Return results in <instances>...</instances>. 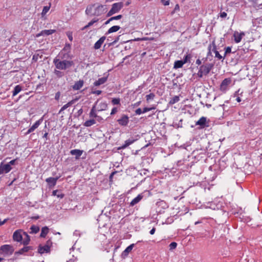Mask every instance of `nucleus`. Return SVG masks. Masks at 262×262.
Instances as JSON below:
<instances>
[{
    "mask_svg": "<svg viewBox=\"0 0 262 262\" xmlns=\"http://www.w3.org/2000/svg\"><path fill=\"white\" fill-rule=\"evenodd\" d=\"M83 83V81L81 80L77 81L73 86V89L75 90H80L82 87Z\"/></svg>",
    "mask_w": 262,
    "mask_h": 262,
    "instance_id": "nucleus-21",
    "label": "nucleus"
},
{
    "mask_svg": "<svg viewBox=\"0 0 262 262\" xmlns=\"http://www.w3.org/2000/svg\"><path fill=\"white\" fill-rule=\"evenodd\" d=\"M71 48V45L70 44H66L65 47L64 48L63 50H67L70 49Z\"/></svg>",
    "mask_w": 262,
    "mask_h": 262,
    "instance_id": "nucleus-58",
    "label": "nucleus"
},
{
    "mask_svg": "<svg viewBox=\"0 0 262 262\" xmlns=\"http://www.w3.org/2000/svg\"><path fill=\"white\" fill-rule=\"evenodd\" d=\"M183 63L182 60H177L174 62L173 68L174 69H179L183 67Z\"/></svg>",
    "mask_w": 262,
    "mask_h": 262,
    "instance_id": "nucleus-29",
    "label": "nucleus"
},
{
    "mask_svg": "<svg viewBox=\"0 0 262 262\" xmlns=\"http://www.w3.org/2000/svg\"><path fill=\"white\" fill-rule=\"evenodd\" d=\"M192 57V56L190 54H187L186 56H185L183 60H182L183 63L185 64L187 62L190 61V59Z\"/></svg>",
    "mask_w": 262,
    "mask_h": 262,
    "instance_id": "nucleus-35",
    "label": "nucleus"
},
{
    "mask_svg": "<svg viewBox=\"0 0 262 262\" xmlns=\"http://www.w3.org/2000/svg\"><path fill=\"white\" fill-rule=\"evenodd\" d=\"M52 245V242L51 240L49 239L48 241H47L45 245L48 246V247H49V248L50 249Z\"/></svg>",
    "mask_w": 262,
    "mask_h": 262,
    "instance_id": "nucleus-47",
    "label": "nucleus"
},
{
    "mask_svg": "<svg viewBox=\"0 0 262 262\" xmlns=\"http://www.w3.org/2000/svg\"><path fill=\"white\" fill-rule=\"evenodd\" d=\"M13 247L10 245H4L0 247V254L11 255L14 252Z\"/></svg>",
    "mask_w": 262,
    "mask_h": 262,
    "instance_id": "nucleus-4",
    "label": "nucleus"
},
{
    "mask_svg": "<svg viewBox=\"0 0 262 262\" xmlns=\"http://www.w3.org/2000/svg\"><path fill=\"white\" fill-rule=\"evenodd\" d=\"M122 17V15H118L117 16L111 17V20H118V19H121Z\"/></svg>",
    "mask_w": 262,
    "mask_h": 262,
    "instance_id": "nucleus-43",
    "label": "nucleus"
},
{
    "mask_svg": "<svg viewBox=\"0 0 262 262\" xmlns=\"http://www.w3.org/2000/svg\"><path fill=\"white\" fill-rule=\"evenodd\" d=\"M23 234L25 236V237L23 239L22 243L24 245L27 246L30 241V237L26 232H24Z\"/></svg>",
    "mask_w": 262,
    "mask_h": 262,
    "instance_id": "nucleus-24",
    "label": "nucleus"
},
{
    "mask_svg": "<svg viewBox=\"0 0 262 262\" xmlns=\"http://www.w3.org/2000/svg\"><path fill=\"white\" fill-rule=\"evenodd\" d=\"M151 109H152L151 108H149V107H144L142 111V112H143V113H144L148 111H150Z\"/></svg>",
    "mask_w": 262,
    "mask_h": 262,
    "instance_id": "nucleus-53",
    "label": "nucleus"
},
{
    "mask_svg": "<svg viewBox=\"0 0 262 262\" xmlns=\"http://www.w3.org/2000/svg\"><path fill=\"white\" fill-rule=\"evenodd\" d=\"M33 248L31 246H25L24 248L20 249L19 251L15 252V254H22L25 252H28L30 250H32Z\"/></svg>",
    "mask_w": 262,
    "mask_h": 262,
    "instance_id": "nucleus-22",
    "label": "nucleus"
},
{
    "mask_svg": "<svg viewBox=\"0 0 262 262\" xmlns=\"http://www.w3.org/2000/svg\"><path fill=\"white\" fill-rule=\"evenodd\" d=\"M143 198L142 194H139L136 198L134 199L130 203V206H134L135 205L139 203Z\"/></svg>",
    "mask_w": 262,
    "mask_h": 262,
    "instance_id": "nucleus-20",
    "label": "nucleus"
},
{
    "mask_svg": "<svg viewBox=\"0 0 262 262\" xmlns=\"http://www.w3.org/2000/svg\"><path fill=\"white\" fill-rule=\"evenodd\" d=\"M55 32V30H45L41 31L39 33L36 34V37H39L40 36H48L52 34Z\"/></svg>",
    "mask_w": 262,
    "mask_h": 262,
    "instance_id": "nucleus-9",
    "label": "nucleus"
},
{
    "mask_svg": "<svg viewBox=\"0 0 262 262\" xmlns=\"http://www.w3.org/2000/svg\"><path fill=\"white\" fill-rule=\"evenodd\" d=\"M117 121L120 125L126 126L129 122V118L127 115H124Z\"/></svg>",
    "mask_w": 262,
    "mask_h": 262,
    "instance_id": "nucleus-7",
    "label": "nucleus"
},
{
    "mask_svg": "<svg viewBox=\"0 0 262 262\" xmlns=\"http://www.w3.org/2000/svg\"><path fill=\"white\" fill-rule=\"evenodd\" d=\"M49 228L48 227L45 226L42 228L40 236L41 237H45L49 232Z\"/></svg>",
    "mask_w": 262,
    "mask_h": 262,
    "instance_id": "nucleus-26",
    "label": "nucleus"
},
{
    "mask_svg": "<svg viewBox=\"0 0 262 262\" xmlns=\"http://www.w3.org/2000/svg\"><path fill=\"white\" fill-rule=\"evenodd\" d=\"M120 29V26H114L112 27L111 28H110L108 29V30L107 31V32L105 34L107 35V34H110V33H113V32H117Z\"/></svg>",
    "mask_w": 262,
    "mask_h": 262,
    "instance_id": "nucleus-27",
    "label": "nucleus"
},
{
    "mask_svg": "<svg viewBox=\"0 0 262 262\" xmlns=\"http://www.w3.org/2000/svg\"><path fill=\"white\" fill-rule=\"evenodd\" d=\"M116 13V12H115V11H114V10L111 8V9L109 11V12L107 13L106 16L107 17H109V16H112L113 14Z\"/></svg>",
    "mask_w": 262,
    "mask_h": 262,
    "instance_id": "nucleus-45",
    "label": "nucleus"
},
{
    "mask_svg": "<svg viewBox=\"0 0 262 262\" xmlns=\"http://www.w3.org/2000/svg\"><path fill=\"white\" fill-rule=\"evenodd\" d=\"M213 65L212 63H207L200 66L198 76L202 78L203 75H207L212 69Z\"/></svg>",
    "mask_w": 262,
    "mask_h": 262,
    "instance_id": "nucleus-3",
    "label": "nucleus"
},
{
    "mask_svg": "<svg viewBox=\"0 0 262 262\" xmlns=\"http://www.w3.org/2000/svg\"><path fill=\"white\" fill-rule=\"evenodd\" d=\"M30 233H37L39 231V227L35 225H32L30 228Z\"/></svg>",
    "mask_w": 262,
    "mask_h": 262,
    "instance_id": "nucleus-33",
    "label": "nucleus"
},
{
    "mask_svg": "<svg viewBox=\"0 0 262 262\" xmlns=\"http://www.w3.org/2000/svg\"><path fill=\"white\" fill-rule=\"evenodd\" d=\"M212 47V43L209 45V46H208V52L207 53V56H209V55H211V51L212 50L211 49Z\"/></svg>",
    "mask_w": 262,
    "mask_h": 262,
    "instance_id": "nucleus-46",
    "label": "nucleus"
},
{
    "mask_svg": "<svg viewBox=\"0 0 262 262\" xmlns=\"http://www.w3.org/2000/svg\"><path fill=\"white\" fill-rule=\"evenodd\" d=\"M135 141V140H134V139H129L126 140L125 142V144L124 145H123L122 146H121V147H120L118 149H124L126 147H127V146H128L129 145H130V144H132L133 143H134Z\"/></svg>",
    "mask_w": 262,
    "mask_h": 262,
    "instance_id": "nucleus-23",
    "label": "nucleus"
},
{
    "mask_svg": "<svg viewBox=\"0 0 262 262\" xmlns=\"http://www.w3.org/2000/svg\"><path fill=\"white\" fill-rule=\"evenodd\" d=\"M120 101L119 98H113L112 100V103L114 105H117L120 104Z\"/></svg>",
    "mask_w": 262,
    "mask_h": 262,
    "instance_id": "nucleus-40",
    "label": "nucleus"
},
{
    "mask_svg": "<svg viewBox=\"0 0 262 262\" xmlns=\"http://www.w3.org/2000/svg\"><path fill=\"white\" fill-rule=\"evenodd\" d=\"M12 169L10 164H4L1 163L0 164V174L9 172Z\"/></svg>",
    "mask_w": 262,
    "mask_h": 262,
    "instance_id": "nucleus-5",
    "label": "nucleus"
},
{
    "mask_svg": "<svg viewBox=\"0 0 262 262\" xmlns=\"http://www.w3.org/2000/svg\"><path fill=\"white\" fill-rule=\"evenodd\" d=\"M92 93L93 94H97L98 95H100L101 94L102 91L100 90H96V91H93Z\"/></svg>",
    "mask_w": 262,
    "mask_h": 262,
    "instance_id": "nucleus-56",
    "label": "nucleus"
},
{
    "mask_svg": "<svg viewBox=\"0 0 262 262\" xmlns=\"http://www.w3.org/2000/svg\"><path fill=\"white\" fill-rule=\"evenodd\" d=\"M53 63L56 68L59 70H66L73 65V61L61 60L59 56L56 57L53 60Z\"/></svg>",
    "mask_w": 262,
    "mask_h": 262,
    "instance_id": "nucleus-2",
    "label": "nucleus"
},
{
    "mask_svg": "<svg viewBox=\"0 0 262 262\" xmlns=\"http://www.w3.org/2000/svg\"><path fill=\"white\" fill-rule=\"evenodd\" d=\"M75 102V100H71V101L69 102L68 103H67L66 104L64 105L60 109V110L59 111V113H61V112L63 111L64 110H65L66 109H67L68 107H70V106H71Z\"/></svg>",
    "mask_w": 262,
    "mask_h": 262,
    "instance_id": "nucleus-28",
    "label": "nucleus"
},
{
    "mask_svg": "<svg viewBox=\"0 0 262 262\" xmlns=\"http://www.w3.org/2000/svg\"><path fill=\"white\" fill-rule=\"evenodd\" d=\"M83 152L82 150L80 149H73L70 151V154L72 155L75 156V158L78 159L79 157L82 155Z\"/></svg>",
    "mask_w": 262,
    "mask_h": 262,
    "instance_id": "nucleus-15",
    "label": "nucleus"
},
{
    "mask_svg": "<svg viewBox=\"0 0 262 262\" xmlns=\"http://www.w3.org/2000/svg\"><path fill=\"white\" fill-rule=\"evenodd\" d=\"M96 123V121L92 119L89 120H87L84 123V125L86 127H89Z\"/></svg>",
    "mask_w": 262,
    "mask_h": 262,
    "instance_id": "nucleus-31",
    "label": "nucleus"
},
{
    "mask_svg": "<svg viewBox=\"0 0 262 262\" xmlns=\"http://www.w3.org/2000/svg\"><path fill=\"white\" fill-rule=\"evenodd\" d=\"M179 9H180V7H179V5H178V4H177V5L175 6V7H174V8L173 11L172 12V14H173V13H174V12H175L176 11L179 10Z\"/></svg>",
    "mask_w": 262,
    "mask_h": 262,
    "instance_id": "nucleus-54",
    "label": "nucleus"
},
{
    "mask_svg": "<svg viewBox=\"0 0 262 262\" xmlns=\"http://www.w3.org/2000/svg\"><path fill=\"white\" fill-rule=\"evenodd\" d=\"M135 112L137 115H140L143 113L142 111L140 108L137 109Z\"/></svg>",
    "mask_w": 262,
    "mask_h": 262,
    "instance_id": "nucleus-51",
    "label": "nucleus"
},
{
    "mask_svg": "<svg viewBox=\"0 0 262 262\" xmlns=\"http://www.w3.org/2000/svg\"><path fill=\"white\" fill-rule=\"evenodd\" d=\"M179 97L178 96H175L171 98V99L169 101V104H173L175 103L178 102L179 101Z\"/></svg>",
    "mask_w": 262,
    "mask_h": 262,
    "instance_id": "nucleus-36",
    "label": "nucleus"
},
{
    "mask_svg": "<svg viewBox=\"0 0 262 262\" xmlns=\"http://www.w3.org/2000/svg\"><path fill=\"white\" fill-rule=\"evenodd\" d=\"M16 160H17V159H14V160H11V161L10 162H9L8 164H10V166H11V165H15V163H16Z\"/></svg>",
    "mask_w": 262,
    "mask_h": 262,
    "instance_id": "nucleus-55",
    "label": "nucleus"
},
{
    "mask_svg": "<svg viewBox=\"0 0 262 262\" xmlns=\"http://www.w3.org/2000/svg\"><path fill=\"white\" fill-rule=\"evenodd\" d=\"M107 76L103 77L101 78H99V79H98V80H96L94 83V85L95 86H99L101 84L104 83L107 81Z\"/></svg>",
    "mask_w": 262,
    "mask_h": 262,
    "instance_id": "nucleus-19",
    "label": "nucleus"
},
{
    "mask_svg": "<svg viewBox=\"0 0 262 262\" xmlns=\"http://www.w3.org/2000/svg\"><path fill=\"white\" fill-rule=\"evenodd\" d=\"M112 20H111V18L108 19L105 22L104 24L105 25H107L108 24H109L111 21H112Z\"/></svg>",
    "mask_w": 262,
    "mask_h": 262,
    "instance_id": "nucleus-62",
    "label": "nucleus"
},
{
    "mask_svg": "<svg viewBox=\"0 0 262 262\" xmlns=\"http://www.w3.org/2000/svg\"><path fill=\"white\" fill-rule=\"evenodd\" d=\"M38 251L40 254H43L44 253H49L50 251V249L48 247V246H41L40 245L38 247Z\"/></svg>",
    "mask_w": 262,
    "mask_h": 262,
    "instance_id": "nucleus-16",
    "label": "nucleus"
},
{
    "mask_svg": "<svg viewBox=\"0 0 262 262\" xmlns=\"http://www.w3.org/2000/svg\"><path fill=\"white\" fill-rule=\"evenodd\" d=\"M106 12V6L100 5L96 7L93 5L88 7L85 13L88 15L99 16Z\"/></svg>",
    "mask_w": 262,
    "mask_h": 262,
    "instance_id": "nucleus-1",
    "label": "nucleus"
},
{
    "mask_svg": "<svg viewBox=\"0 0 262 262\" xmlns=\"http://www.w3.org/2000/svg\"><path fill=\"white\" fill-rule=\"evenodd\" d=\"M220 17L222 18H225L227 14L225 12H221L220 13Z\"/></svg>",
    "mask_w": 262,
    "mask_h": 262,
    "instance_id": "nucleus-48",
    "label": "nucleus"
},
{
    "mask_svg": "<svg viewBox=\"0 0 262 262\" xmlns=\"http://www.w3.org/2000/svg\"><path fill=\"white\" fill-rule=\"evenodd\" d=\"M155 97L154 93H150L146 96V101L148 102L150 100H153Z\"/></svg>",
    "mask_w": 262,
    "mask_h": 262,
    "instance_id": "nucleus-38",
    "label": "nucleus"
},
{
    "mask_svg": "<svg viewBox=\"0 0 262 262\" xmlns=\"http://www.w3.org/2000/svg\"><path fill=\"white\" fill-rule=\"evenodd\" d=\"M58 179V177L56 178H48L46 180V181L48 183V184L50 185V187L54 186L56 184L57 180Z\"/></svg>",
    "mask_w": 262,
    "mask_h": 262,
    "instance_id": "nucleus-11",
    "label": "nucleus"
},
{
    "mask_svg": "<svg viewBox=\"0 0 262 262\" xmlns=\"http://www.w3.org/2000/svg\"><path fill=\"white\" fill-rule=\"evenodd\" d=\"M134 246V244H131L125 249L121 254V256L123 258H125L128 255V253L133 249Z\"/></svg>",
    "mask_w": 262,
    "mask_h": 262,
    "instance_id": "nucleus-12",
    "label": "nucleus"
},
{
    "mask_svg": "<svg viewBox=\"0 0 262 262\" xmlns=\"http://www.w3.org/2000/svg\"><path fill=\"white\" fill-rule=\"evenodd\" d=\"M156 231V228L155 227L152 228V229L150 231V234L152 235L155 233Z\"/></svg>",
    "mask_w": 262,
    "mask_h": 262,
    "instance_id": "nucleus-59",
    "label": "nucleus"
},
{
    "mask_svg": "<svg viewBox=\"0 0 262 262\" xmlns=\"http://www.w3.org/2000/svg\"><path fill=\"white\" fill-rule=\"evenodd\" d=\"M206 122V118L202 117L196 122V124L200 125L202 127H204Z\"/></svg>",
    "mask_w": 262,
    "mask_h": 262,
    "instance_id": "nucleus-25",
    "label": "nucleus"
},
{
    "mask_svg": "<svg viewBox=\"0 0 262 262\" xmlns=\"http://www.w3.org/2000/svg\"><path fill=\"white\" fill-rule=\"evenodd\" d=\"M66 34L69 38V39L72 41L73 40V36H72V32L71 31H68L66 33Z\"/></svg>",
    "mask_w": 262,
    "mask_h": 262,
    "instance_id": "nucleus-41",
    "label": "nucleus"
},
{
    "mask_svg": "<svg viewBox=\"0 0 262 262\" xmlns=\"http://www.w3.org/2000/svg\"><path fill=\"white\" fill-rule=\"evenodd\" d=\"M177 244L176 242H172L169 245L170 250H172V249H175L177 247Z\"/></svg>",
    "mask_w": 262,
    "mask_h": 262,
    "instance_id": "nucleus-42",
    "label": "nucleus"
},
{
    "mask_svg": "<svg viewBox=\"0 0 262 262\" xmlns=\"http://www.w3.org/2000/svg\"><path fill=\"white\" fill-rule=\"evenodd\" d=\"M116 172H113L111 173V174L110 175V179H112L113 177V175L116 173Z\"/></svg>",
    "mask_w": 262,
    "mask_h": 262,
    "instance_id": "nucleus-64",
    "label": "nucleus"
},
{
    "mask_svg": "<svg viewBox=\"0 0 262 262\" xmlns=\"http://www.w3.org/2000/svg\"><path fill=\"white\" fill-rule=\"evenodd\" d=\"M60 96V93L59 92H58L55 94V99L58 101L59 99Z\"/></svg>",
    "mask_w": 262,
    "mask_h": 262,
    "instance_id": "nucleus-49",
    "label": "nucleus"
},
{
    "mask_svg": "<svg viewBox=\"0 0 262 262\" xmlns=\"http://www.w3.org/2000/svg\"><path fill=\"white\" fill-rule=\"evenodd\" d=\"M42 120L40 119L37 121L27 131L26 134H29L31 132H33L35 129H36L39 125H40Z\"/></svg>",
    "mask_w": 262,
    "mask_h": 262,
    "instance_id": "nucleus-13",
    "label": "nucleus"
},
{
    "mask_svg": "<svg viewBox=\"0 0 262 262\" xmlns=\"http://www.w3.org/2000/svg\"><path fill=\"white\" fill-rule=\"evenodd\" d=\"M119 36H118L113 42H112L110 43V45H114V44L116 43L119 40Z\"/></svg>",
    "mask_w": 262,
    "mask_h": 262,
    "instance_id": "nucleus-57",
    "label": "nucleus"
},
{
    "mask_svg": "<svg viewBox=\"0 0 262 262\" xmlns=\"http://www.w3.org/2000/svg\"><path fill=\"white\" fill-rule=\"evenodd\" d=\"M21 232V230H17L14 232L13 239L14 241L21 242L23 240V235Z\"/></svg>",
    "mask_w": 262,
    "mask_h": 262,
    "instance_id": "nucleus-6",
    "label": "nucleus"
},
{
    "mask_svg": "<svg viewBox=\"0 0 262 262\" xmlns=\"http://www.w3.org/2000/svg\"><path fill=\"white\" fill-rule=\"evenodd\" d=\"M231 52V48L229 47H227L225 49V52L224 54V56H225L227 54L230 53Z\"/></svg>",
    "mask_w": 262,
    "mask_h": 262,
    "instance_id": "nucleus-44",
    "label": "nucleus"
},
{
    "mask_svg": "<svg viewBox=\"0 0 262 262\" xmlns=\"http://www.w3.org/2000/svg\"><path fill=\"white\" fill-rule=\"evenodd\" d=\"M161 2L163 3V4L165 6H168L169 5V0L166 1V0H161Z\"/></svg>",
    "mask_w": 262,
    "mask_h": 262,
    "instance_id": "nucleus-50",
    "label": "nucleus"
},
{
    "mask_svg": "<svg viewBox=\"0 0 262 262\" xmlns=\"http://www.w3.org/2000/svg\"><path fill=\"white\" fill-rule=\"evenodd\" d=\"M212 51L215 53V57L219 59H221L223 57L220 54L219 52L216 50V46L215 43V41L213 40L212 42Z\"/></svg>",
    "mask_w": 262,
    "mask_h": 262,
    "instance_id": "nucleus-18",
    "label": "nucleus"
},
{
    "mask_svg": "<svg viewBox=\"0 0 262 262\" xmlns=\"http://www.w3.org/2000/svg\"><path fill=\"white\" fill-rule=\"evenodd\" d=\"M105 39V36L101 37L94 45V48L95 49L97 50L100 48L102 43Z\"/></svg>",
    "mask_w": 262,
    "mask_h": 262,
    "instance_id": "nucleus-14",
    "label": "nucleus"
},
{
    "mask_svg": "<svg viewBox=\"0 0 262 262\" xmlns=\"http://www.w3.org/2000/svg\"><path fill=\"white\" fill-rule=\"evenodd\" d=\"M117 112V108L116 107H114L112 110V112H111V114L112 115H114Z\"/></svg>",
    "mask_w": 262,
    "mask_h": 262,
    "instance_id": "nucleus-52",
    "label": "nucleus"
},
{
    "mask_svg": "<svg viewBox=\"0 0 262 262\" xmlns=\"http://www.w3.org/2000/svg\"><path fill=\"white\" fill-rule=\"evenodd\" d=\"M48 134L47 133H46L43 136V138H46V139H48Z\"/></svg>",
    "mask_w": 262,
    "mask_h": 262,
    "instance_id": "nucleus-63",
    "label": "nucleus"
},
{
    "mask_svg": "<svg viewBox=\"0 0 262 262\" xmlns=\"http://www.w3.org/2000/svg\"><path fill=\"white\" fill-rule=\"evenodd\" d=\"M50 7V6H45L43 7V10L41 12L42 15H45L49 10Z\"/></svg>",
    "mask_w": 262,
    "mask_h": 262,
    "instance_id": "nucleus-39",
    "label": "nucleus"
},
{
    "mask_svg": "<svg viewBox=\"0 0 262 262\" xmlns=\"http://www.w3.org/2000/svg\"><path fill=\"white\" fill-rule=\"evenodd\" d=\"M123 7L122 3H116L112 5V8L114 10L115 12H119Z\"/></svg>",
    "mask_w": 262,
    "mask_h": 262,
    "instance_id": "nucleus-17",
    "label": "nucleus"
},
{
    "mask_svg": "<svg viewBox=\"0 0 262 262\" xmlns=\"http://www.w3.org/2000/svg\"><path fill=\"white\" fill-rule=\"evenodd\" d=\"M245 35L244 32L238 33L237 32H234L233 36L234 38V41L236 43L239 42L242 38V37Z\"/></svg>",
    "mask_w": 262,
    "mask_h": 262,
    "instance_id": "nucleus-10",
    "label": "nucleus"
},
{
    "mask_svg": "<svg viewBox=\"0 0 262 262\" xmlns=\"http://www.w3.org/2000/svg\"><path fill=\"white\" fill-rule=\"evenodd\" d=\"M54 73L58 78H60L64 75L63 72L56 69L54 70Z\"/></svg>",
    "mask_w": 262,
    "mask_h": 262,
    "instance_id": "nucleus-37",
    "label": "nucleus"
},
{
    "mask_svg": "<svg viewBox=\"0 0 262 262\" xmlns=\"http://www.w3.org/2000/svg\"><path fill=\"white\" fill-rule=\"evenodd\" d=\"M90 116L91 117H94V118H100L99 117H98L96 114V110H95V106H94L91 109V111L90 112Z\"/></svg>",
    "mask_w": 262,
    "mask_h": 262,
    "instance_id": "nucleus-32",
    "label": "nucleus"
},
{
    "mask_svg": "<svg viewBox=\"0 0 262 262\" xmlns=\"http://www.w3.org/2000/svg\"><path fill=\"white\" fill-rule=\"evenodd\" d=\"M231 80L229 78L225 79L221 83L220 85V90L222 91H225L226 90L227 86L230 83Z\"/></svg>",
    "mask_w": 262,
    "mask_h": 262,
    "instance_id": "nucleus-8",
    "label": "nucleus"
},
{
    "mask_svg": "<svg viewBox=\"0 0 262 262\" xmlns=\"http://www.w3.org/2000/svg\"><path fill=\"white\" fill-rule=\"evenodd\" d=\"M98 19H93L90 22H89L87 25L85 26L84 27L81 28V30H85V29H86V28H89V27L92 26L94 23H95L97 21H98Z\"/></svg>",
    "mask_w": 262,
    "mask_h": 262,
    "instance_id": "nucleus-34",
    "label": "nucleus"
},
{
    "mask_svg": "<svg viewBox=\"0 0 262 262\" xmlns=\"http://www.w3.org/2000/svg\"><path fill=\"white\" fill-rule=\"evenodd\" d=\"M22 90V87L19 85H17L13 91V96H14L16 95L18 93H19L21 90Z\"/></svg>",
    "mask_w": 262,
    "mask_h": 262,
    "instance_id": "nucleus-30",
    "label": "nucleus"
},
{
    "mask_svg": "<svg viewBox=\"0 0 262 262\" xmlns=\"http://www.w3.org/2000/svg\"><path fill=\"white\" fill-rule=\"evenodd\" d=\"M201 61L200 59H198L196 60V64H197L198 65H200L201 64Z\"/></svg>",
    "mask_w": 262,
    "mask_h": 262,
    "instance_id": "nucleus-61",
    "label": "nucleus"
},
{
    "mask_svg": "<svg viewBox=\"0 0 262 262\" xmlns=\"http://www.w3.org/2000/svg\"><path fill=\"white\" fill-rule=\"evenodd\" d=\"M7 221V219H5L3 221L0 220V226L4 224Z\"/></svg>",
    "mask_w": 262,
    "mask_h": 262,
    "instance_id": "nucleus-60",
    "label": "nucleus"
}]
</instances>
